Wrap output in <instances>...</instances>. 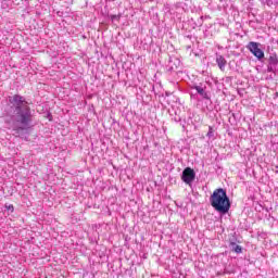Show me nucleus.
Returning <instances> with one entry per match:
<instances>
[{
  "instance_id": "nucleus-1",
  "label": "nucleus",
  "mask_w": 278,
  "mask_h": 278,
  "mask_svg": "<svg viewBox=\"0 0 278 278\" xmlns=\"http://www.w3.org/2000/svg\"><path fill=\"white\" fill-rule=\"evenodd\" d=\"M9 102L12 105L13 113L11 117L5 119L9 129L14 131H25L29 129V123L31 122V112L29 111V104L22 96H14L9 98Z\"/></svg>"
},
{
  "instance_id": "nucleus-2",
  "label": "nucleus",
  "mask_w": 278,
  "mask_h": 278,
  "mask_svg": "<svg viewBox=\"0 0 278 278\" xmlns=\"http://www.w3.org/2000/svg\"><path fill=\"white\" fill-rule=\"evenodd\" d=\"M212 207L219 214H227L231 207L229 202V197H227V191L224 189H216L210 198Z\"/></svg>"
},
{
  "instance_id": "nucleus-3",
  "label": "nucleus",
  "mask_w": 278,
  "mask_h": 278,
  "mask_svg": "<svg viewBox=\"0 0 278 278\" xmlns=\"http://www.w3.org/2000/svg\"><path fill=\"white\" fill-rule=\"evenodd\" d=\"M248 49L249 51L252 53V55L254 58H257V60H263L264 58V51L262 49H260V43L255 42V41H251L248 45Z\"/></svg>"
},
{
  "instance_id": "nucleus-4",
  "label": "nucleus",
  "mask_w": 278,
  "mask_h": 278,
  "mask_svg": "<svg viewBox=\"0 0 278 278\" xmlns=\"http://www.w3.org/2000/svg\"><path fill=\"white\" fill-rule=\"evenodd\" d=\"M194 177H197V174H194V169L187 167L182 172L181 179L185 184L190 186L194 181Z\"/></svg>"
},
{
  "instance_id": "nucleus-5",
  "label": "nucleus",
  "mask_w": 278,
  "mask_h": 278,
  "mask_svg": "<svg viewBox=\"0 0 278 278\" xmlns=\"http://www.w3.org/2000/svg\"><path fill=\"white\" fill-rule=\"evenodd\" d=\"M216 63L222 71H225V67L227 66V60H225L223 55H216Z\"/></svg>"
},
{
  "instance_id": "nucleus-6",
  "label": "nucleus",
  "mask_w": 278,
  "mask_h": 278,
  "mask_svg": "<svg viewBox=\"0 0 278 278\" xmlns=\"http://www.w3.org/2000/svg\"><path fill=\"white\" fill-rule=\"evenodd\" d=\"M194 90H197L198 94L202 97V99H210V94H207V91H205V88L201 86H194Z\"/></svg>"
},
{
  "instance_id": "nucleus-7",
  "label": "nucleus",
  "mask_w": 278,
  "mask_h": 278,
  "mask_svg": "<svg viewBox=\"0 0 278 278\" xmlns=\"http://www.w3.org/2000/svg\"><path fill=\"white\" fill-rule=\"evenodd\" d=\"M207 138H214V129L212 127L208 128Z\"/></svg>"
},
{
  "instance_id": "nucleus-8",
  "label": "nucleus",
  "mask_w": 278,
  "mask_h": 278,
  "mask_svg": "<svg viewBox=\"0 0 278 278\" xmlns=\"http://www.w3.org/2000/svg\"><path fill=\"white\" fill-rule=\"evenodd\" d=\"M233 251H235V253H242V247L235 245Z\"/></svg>"
},
{
  "instance_id": "nucleus-9",
  "label": "nucleus",
  "mask_w": 278,
  "mask_h": 278,
  "mask_svg": "<svg viewBox=\"0 0 278 278\" xmlns=\"http://www.w3.org/2000/svg\"><path fill=\"white\" fill-rule=\"evenodd\" d=\"M5 207H7V210H8L9 212H14V205L9 204V205H5Z\"/></svg>"
},
{
  "instance_id": "nucleus-10",
  "label": "nucleus",
  "mask_w": 278,
  "mask_h": 278,
  "mask_svg": "<svg viewBox=\"0 0 278 278\" xmlns=\"http://www.w3.org/2000/svg\"><path fill=\"white\" fill-rule=\"evenodd\" d=\"M118 18H121V16H118V15H112L111 16V21H118Z\"/></svg>"
}]
</instances>
